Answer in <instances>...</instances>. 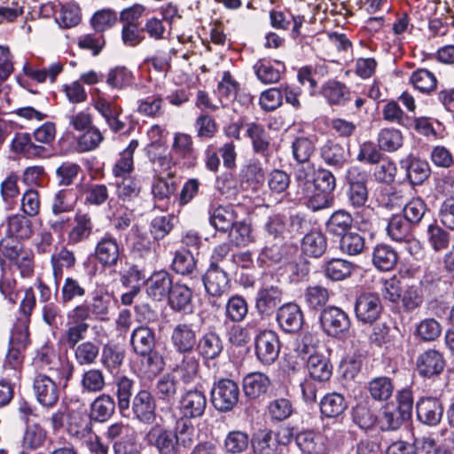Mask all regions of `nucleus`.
Listing matches in <instances>:
<instances>
[{
  "mask_svg": "<svg viewBox=\"0 0 454 454\" xmlns=\"http://www.w3.org/2000/svg\"><path fill=\"white\" fill-rule=\"evenodd\" d=\"M194 433V427L189 420L177 419L173 429L153 427L148 433V439L160 454H179L182 449L192 445Z\"/></svg>",
  "mask_w": 454,
  "mask_h": 454,
  "instance_id": "f257e3e1",
  "label": "nucleus"
},
{
  "mask_svg": "<svg viewBox=\"0 0 454 454\" xmlns=\"http://www.w3.org/2000/svg\"><path fill=\"white\" fill-rule=\"evenodd\" d=\"M347 192L346 195L350 205L354 207H361L368 200V182L369 175L357 167L348 168L346 175Z\"/></svg>",
  "mask_w": 454,
  "mask_h": 454,
  "instance_id": "f03ea898",
  "label": "nucleus"
},
{
  "mask_svg": "<svg viewBox=\"0 0 454 454\" xmlns=\"http://www.w3.org/2000/svg\"><path fill=\"white\" fill-rule=\"evenodd\" d=\"M239 398V385L232 380L221 379L211 389L213 406L219 411L227 412L233 410Z\"/></svg>",
  "mask_w": 454,
  "mask_h": 454,
  "instance_id": "7ed1b4c3",
  "label": "nucleus"
},
{
  "mask_svg": "<svg viewBox=\"0 0 454 454\" xmlns=\"http://www.w3.org/2000/svg\"><path fill=\"white\" fill-rule=\"evenodd\" d=\"M320 324L328 336L340 339L349 331L351 321L344 310L329 306L321 311Z\"/></svg>",
  "mask_w": 454,
  "mask_h": 454,
  "instance_id": "20e7f679",
  "label": "nucleus"
},
{
  "mask_svg": "<svg viewBox=\"0 0 454 454\" xmlns=\"http://www.w3.org/2000/svg\"><path fill=\"white\" fill-rule=\"evenodd\" d=\"M87 309L83 306H75L67 313V325L63 338L70 348L76 347L89 329Z\"/></svg>",
  "mask_w": 454,
  "mask_h": 454,
  "instance_id": "39448f33",
  "label": "nucleus"
},
{
  "mask_svg": "<svg viewBox=\"0 0 454 454\" xmlns=\"http://www.w3.org/2000/svg\"><path fill=\"white\" fill-rule=\"evenodd\" d=\"M328 438V433L322 434L307 430L300 432L295 437V442L298 448L305 454H332L335 446L329 442Z\"/></svg>",
  "mask_w": 454,
  "mask_h": 454,
  "instance_id": "423d86ee",
  "label": "nucleus"
},
{
  "mask_svg": "<svg viewBox=\"0 0 454 454\" xmlns=\"http://www.w3.org/2000/svg\"><path fill=\"white\" fill-rule=\"evenodd\" d=\"M255 356L263 364H271L278 357L280 342L278 334L270 330H263L254 340Z\"/></svg>",
  "mask_w": 454,
  "mask_h": 454,
  "instance_id": "0eeeda50",
  "label": "nucleus"
},
{
  "mask_svg": "<svg viewBox=\"0 0 454 454\" xmlns=\"http://www.w3.org/2000/svg\"><path fill=\"white\" fill-rule=\"evenodd\" d=\"M207 401L205 394L198 389L185 391L178 401L179 419L186 420L203 416Z\"/></svg>",
  "mask_w": 454,
  "mask_h": 454,
  "instance_id": "6e6552de",
  "label": "nucleus"
},
{
  "mask_svg": "<svg viewBox=\"0 0 454 454\" xmlns=\"http://www.w3.org/2000/svg\"><path fill=\"white\" fill-rule=\"evenodd\" d=\"M171 343L179 354H192L197 344V332L192 324L176 325L170 335Z\"/></svg>",
  "mask_w": 454,
  "mask_h": 454,
  "instance_id": "1a4fd4ad",
  "label": "nucleus"
},
{
  "mask_svg": "<svg viewBox=\"0 0 454 454\" xmlns=\"http://www.w3.org/2000/svg\"><path fill=\"white\" fill-rule=\"evenodd\" d=\"M381 310V301L376 294L364 293L360 294L356 301V317L363 323L374 322L380 317Z\"/></svg>",
  "mask_w": 454,
  "mask_h": 454,
  "instance_id": "9d476101",
  "label": "nucleus"
},
{
  "mask_svg": "<svg viewBox=\"0 0 454 454\" xmlns=\"http://www.w3.org/2000/svg\"><path fill=\"white\" fill-rule=\"evenodd\" d=\"M170 153L176 160H184V164L188 166L194 165L198 158V153L194 147L192 136L184 132H176L174 134Z\"/></svg>",
  "mask_w": 454,
  "mask_h": 454,
  "instance_id": "9b49d317",
  "label": "nucleus"
},
{
  "mask_svg": "<svg viewBox=\"0 0 454 454\" xmlns=\"http://www.w3.org/2000/svg\"><path fill=\"white\" fill-rule=\"evenodd\" d=\"M418 419L427 426H436L440 423L443 406L441 401L435 397H423L416 405Z\"/></svg>",
  "mask_w": 454,
  "mask_h": 454,
  "instance_id": "f8f14e48",
  "label": "nucleus"
},
{
  "mask_svg": "<svg viewBox=\"0 0 454 454\" xmlns=\"http://www.w3.org/2000/svg\"><path fill=\"white\" fill-rule=\"evenodd\" d=\"M279 327L286 333H297L303 324V314L295 303H286L281 306L277 313Z\"/></svg>",
  "mask_w": 454,
  "mask_h": 454,
  "instance_id": "ddd939ff",
  "label": "nucleus"
},
{
  "mask_svg": "<svg viewBox=\"0 0 454 454\" xmlns=\"http://www.w3.org/2000/svg\"><path fill=\"white\" fill-rule=\"evenodd\" d=\"M132 411L141 422L151 424L156 418V403L152 394L147 390H140L133 398Z\"/></svg>",
  "mask_w": 454,
  "mask_h": 454,
  "instance_id": "4468645a",
  "label": "nucleus"
},
{
  "mask_svg": "<svg viewBox=\"0 0 454 454\" xmlns=\"http://www.w3.org/2000/svg\"><path fill=\"white\" fill-rule=\"evenodd\" d=\"M282 301L281 290L273 286H263L257 291L255 309L261 316L271 315Z\"/></svg>",
  "mask_w": 454,
  "mask_h": 454,
  "instance_id": "2eb2a0df",
  "label": "nucleus"
},
{
  "mask_svg": "<svg viewBox=\"0 0 454 454\" xmlns=\"http://www.w3.org/2000/svg\"><path fill=\"white\" fill-rule=\"evenodd\" d=\"M416 366L421 376L430 378L442 372L445 361L439 351L428 349L418 356Z\"/></svg>",
  "mask_w": 454,
  "mask_h": 454,
  "instance_id": "dca6fc26",
  "label": "nucleus"
},
{
  "mask_svg": "<svg viewBox=\"0 0 454 454\" xmlns=\"http://www.w3.org/2000/svg\"><path fill=\"white\" fill-rule=\"evenodd\" d=\"M93 230L92 217L89 213L77 211L74 217L73 227L67 233V244L77 245L88 239Z\"/></svg>",
  "mask_w": 454,
  "mask_h": 454,
  "instance_id": "f3484780",
  "label": "nucleus"
},
{
  "mask_svg": "<svg viewBox=\"0 0 454 454\" xmlns=\"http://www.w3.org/2000/svg\"><path fill=\"white\" fill-rule=\"evenodd\" d=\"M34 390L40 403L44 406H52L59 400V389L51 377L45 374H37L34 380Z\"/></svg>",
  "mask_w": 454,
  "mask_h": 454,
  "instance_id": "a211bd4d",
  "label": "nucleus"
},
{
  "mask_svg": "<svg viewBox=\"0 0 454 454\" xmlns=\"http://www.w3.org/2000/svg\"><path fill=\"white\" fill-rule=\"evenodd\" d=\"M172 285V278L168 271H155L145 282L146 294L155 301H161L168 295Z\"/></svg>",
  "mask_w": 454,
  "mask_h": 454,
  "instance_id": "6ab92c4d",
  "label": "nucleus"
},
{
  "mask_svg": "<svg viewBox=\"0 0 454 454\" xmlns=\"http://www.w3.org/2000/svg\"><path fill=\"white\" fill-rule=\"evenodd\" d=\"M120 255V247L117 240L109 234H106L97 243L95 256L104 266H114L117 263Z\"/></svg>",
  "mask_w": 454,
  "mask_h": 454,
  "instance_id": "aec40b11",
  "label": "nucleus"
},
{
  "mask_svg": "<svg viewBox=\"0 0 454 454\" xmlns=\"http://www.w3.org/2000/svg\"><path fill=\"white\" fill-rule=\"evenodd\" d=\"M182 359L172 369V373L184 384L194 382L199 378L200 360L193 354H181Z\"/></svg>",
  "mask_w": 454,
  "mask_h": 454,
  "instance_id": "412c9836",
  "label": "nucleus"
},
{
  "mask_svg": "<svg viewBox=\"0 0 454 454\" xmlns=\"http://www.w3.org/2000/svg\"><path fill=\"white\" fill-rule=\"evenodd\" d=\"M224 269L221 267H209L204 278V286L212 296H221L229 289V278Z\"/></svg>",
  "mask_w": 454,
  "mask_h": 454,
  "instance_id": "4be33fe9",
  "label": "nucleus"
},
{
  "mask_svg": "<svg viewBox=\"0 0 454 454\" xmlns=\"http://www.w3.org/2000/svg\"><path fill=\"white\" fill-rule=\"evenodd\" d=\"M159 90L158 86H154L151 95L137 100V111L139 114L150 118H158L163 114L164 100Z\"/></svg>",
  "mask_w": 454,
  "mask_h": 454,
  "instance_id": "5701e85b",
  "label": "nucleus"
},
{
  "mask_svg": "<svg viewBox=\"0 0 454 454\" xmlns=\"http://www.w3.org/2000/svg\"><path fill=\"white\" fill-rule=\"evenodd\" d=\"M138 146L137 140H131L129 145L120 153L119 159L114 164L112 174L114 179L131 177L134 171L133 154Z\"/></svg>",
  "mask_w": 454,
  "mask_h": 454,
  "instance_id": "b1692460",
  "label": "nucleus"
},
{
  "mask_svg": "<svg viewBox=\"0 0 454 454\" xmlns=\"http://www.w3.org/2000/svg\"><path fill=\"white\" fill-rule=\"evenodd\" d=\"M270 385V378L260 372H250L243 378L244 393L251 399H256L266 394Z\"/></svg>",
  "mask_w": 454,
  "mask_h": 454,
  "instance_id": "393cba45",
  "label": "nucleus"
},
{
  "mask_svg": "<svg viewBox=\"0 0 454 454\" xmlns=\"http://www.w3.org/2000/svg\"><path fill=\"white\" fill-rule=\"evenodd\" d=\"M199 355L204 360L215 359L223 349V340L215 332L204 333L196 344Z\"/></svg>",
  "mask_w": 454,
  "mask_h": 454,
  "instance_id": "a878e982",
  "label": "nucleus"
},
{
  "mask_svg": "<svg viewBox=\"0 0 454 454\" xmlns=\"http://www.w3.org/2000/svg\"><path fill=\"white\" fill-rule=\"evenodd\" d=\"M246 133L251 140L254 152L266 157L270 149V137L264 127L257 122H250L247 124Z\"/></svg>",
  "mask_w": 454,
  "mask_h": 454,
  "instance_id": "bb28decb",
  "label": "nucleus"
},
{
  "mask_svg": "<svg viewBox=\"0 0 454 454\" xmlns=\"http://www.w3.org/2000/svg\"><path fill=\"white\" fill-rule=\"evenodd\" d=\"M114 411V399L110 395L103 394L90 403V417L94 421L103 423L113 416Z\"/></svg>",
  "mask_w": 454,
  "mask_h": 454,
  "instance_id": "cd10ccee",
  "label": "nucleus"
},
{
  "mask_svg": "<svg viewBox=\"0 0 454 454\" xmlns=\"http://www.w3.org/2000/svg\"><path fill=\"white\" fill-rule=\"evenodd\" d=\"M321 93L332 106H343L350 98L348 88L336 80L326 82L322 87Z\"/></svg>",
  "mask_w": 454,
  "mask_h": 454,
  "instance_id": "c85d7f7f",
  "label": "nucleus"
},
{
  "mask_svg": "<svg viewBox=\"0 0 454 454\" xmlns=\"http://www.w3.org/2000/svg\"><path fill=\"white\" fill-rule=\"evenodd\" d=\"M161 147L162 145L158 142H153L148 146L147 153L150 160L159 168L160 174H165L168 177H174L178 160L173 157L171 153L170 155H157L155 151L160 150Z\"/></svg>",
  "mask_w": 454,
  "mask_h": 454,
  "instance_id": "c756f323",
  "label": "nucleus"
},
{
  "mask_svg": "<svg viewBox=\"0 0 454 454\" xmlns=\"http://www.w3.org/2000/svg\"><path fill=\"white\" fill-rule=\"evenodd\" d=\"M320 412L326 418H338L348 408L345 397L336 392L326 394L320 401Z\"/></svg>",
  "mask_w": 454,
  "mask_h": 454,
  "instance_id": "7c9ffc66",
  "label": "nucleus"
},
{
  "mask_svg": "<svg viewBox=\"0 0 454 454\" xmlns=\"http://www.w3.org/2000/svg\"><path fill=\"white\" fill-rule=\"evenodd\" d=\"M130 341L133 350L137 355H145L147 352L154 350V333L148 327H137L132 332Z\"/></svg>",
  "mask_w": 454,
  "mask_h": 454,
  "instance_id": "2f4dec72",
  "label": "nucleus"
},
{
  "mask_svg": "<svg viewBox=\"0 0 454 454\" xmlns=\"http://www.w3.org/2000/svg\"><path fill=\"white\" fill-rule=\"evenodd\" d=\"M326 247V238L322 231L317 230L308 232L301 241L302 252L310 257H320L325 252Z\"/></svg>",
  "mask_w": 454,
  "mask_h": 454,
  "instance_id": "473e14b6",
  "label": "nucleus"
},
{
  "mask_svg": "<svg viewBox=\"0 0 454 454\" xmlns=\"http://www.w3.org/2000/svg\"><path fill=\"white\" fill-rule=\"evenodd\" d=\"M320 155L327 165L335 168H341L348 161L345 148L332 140L326 141L320 148Z\"/></svg>",
  "mask_w": 454,
  "mask_h": 454,
  "instance_id": "72a5a7b5",
  "label": "nucleus"
},
{
  "mask_svg": "<svg viewBox=\"0 0 454 454\" xmlns=\"http://www.w3.org/2000/svg\"><path fill=\"white\" fill-rule=\"evenodd\" d=\"M138 356H140L138 372L142 377L152 379L163 370L162 356L155 349Z\"/></svg>",
  "mask_w": 454,
  "mask_h": 454,
  "instance_id": "f704fd0d",
  "label": "nucleus"
},
{
  "mask_svg": "<svg viewBox=\"0 0 454 454\" xmlns=\"http://www.w3.org/2000/svg\"><path fill=\"white\" fill-rule=\"evenodd\" d=\"M398 261L397 253L387 245H378L372 253V263L380 270L388 271L395 268Z\"/></svg>",
  "mask_w": 454,
  "mask_h": 454,
  "instance_id": "c9c22d12",
  "label": "nucleus"
},
{
  "mask_svg": "<svg viewBox=\"0 0 454 454\" xmlns=\"http://www.w3.org/2000/svg\"><path fill=\"white\" fill-rule=\"evenodd\" d=\"M251 444L254 454L278 453V441L270 430H260L254 434Z\"/></svg>",
  "mask_w": 454,
  "mask_h": 454,
  "instance_id": "e433bc0d",
  "label": "nucleus"
},
{
  "mask_svg": "<svg viewBox=\"0 0 454 454\" xmlns=\"http://www.w3.org/2000/svg\"><path fill=\"white\" fill-rule=\"evenodd\" d=\"M7 228L10 236L27 239L33 235V224L27 215L15 214L7 218Z\"/></svg>",
  "mask_w": 454,
  "mask_h": 454,
  "instance_id": "4c0bfd02",
  "label": "nucleus"
},
{
  "mask_svg": "<svg viewBox=\"0 0 454 454\" xmlns=\"http://www.w3.org/2000/svg\"><path fill=\"white\" fill-rule=\"evenodd\" d=\"M115 193L122 202H129L137 199L141 192L139 181L135 177L115 179Z\"/></svg>",
  "mask_w": 454,
  "mask_h": 454,
  "instance_id": "58836bf2",
  "label": "nucleus"
},
{
  "mask_svg": "<svg viewBox=\"0 0 454 454\" xmlns=\"http://www.w3.org/2000/svg\"><path fill=\"white\" fill-rule=\"evenodd\" d=\"M379 149L384 152H395L403 146V137L402 132L395 128L381 129L377 137Z\"/></svg>",
  "mask_w": 454,
  "mask_h": 454,
  "instance_id": "ea45409f",
  "label": "nucleus"
},
{
  "mask_svg": "<svg viewBox=\"0 0 454 454\" xmlns=\"http://www.w3.org/2000/svg\"><path fill=\"white\" fill-rule=\"evenodd\" d=\"M332 193L333 192L322 191L313 186L308 189V192H304L300 195L307 200V205L310 209L317 211L333 205V197Z\"/></svg>",
  "mask_w": 454,
  "mask_h": 454,
  "instance_id": "a19ab883",
  "label": "nucleus"
},
{
  "mask_svg": "<svg viewBox=\"0 0 454 454\" xmlns=\"http://www.w3.org/2000/svg\"><path fill=\"white\" fill-rule=\"evenodd\" d=\"M76 200V194L73 190L64 189L57 192L51 200L53 215H59L73 211L75 207Z\"/></svg>",
  "mask_w": 454,
  "mask_h": 454,
  "instance_id": "79ce46f5",
  "label": "nucleus"
},
{
  "mask_svg": "<svg viewBox=\"0 0 454 454\" xmlns=\"http://www.w3.org/2000/svg\"><path fill=\"white\" fill-rule=\"evenodd\" d=\"M168 294L171 308L177 311L185 310L192 298V290L187 286L179 283L172 285Z\"/></svg>",
  "mask_w": 454,
  "mask_h": 454,
  "instance_id": "37998d69",
  "label": "nucleus"
},
{
  "mask_svg": "<svg viewBox=\"0 0 454 454\" xmlns=\"http://www.w3.org/2000/svg\"><path fill=\"white\" fill-rule=\"evenodd\" d=\"M307 367L310 377L318 381L328 380L332 375V366L323 356L317 354L309 355Z\"/></svg>",
  "mask_w": 454,
  "mask_h": 454,
  "instance_id": "c03bdc74",
  "label": "nucleus"
},
{
  "mask_svg": "<svg viewBox=\"0 0 454 454\" xmlns=\"http://www.w3.org/2000/svg\"><path fill=\"white\" fill-rule=\"evenodd\" d=\"M402 166L406 169V176L412 184H421L429 176L427 161L419 159L403 160Z\"/></svg>",
  "mask_w": 454,
  "mask_h": 454,
  "instance_id": "a18cd8bd",
  "label": "nucleus"
},
{
  "mask_svg": "<svg viewBox=\"0 0 454 454\" xmlns=\"http://www.w3.org/2000/svg\"><path fill=\"white\" fill-rule=\"evenodd\" d=\"M353 223L351 215L346 210L335 211L326 223V229L329 233L342 236L348 232Z\"/></svg>",
  "mask_w": 454,
  "mask_h": 454,
  "instance_id": "49530a36",
  "label": "nucleus"
},
{
  "mask_svg": "<svg viewBox=\"0 0 454 454\" xmlns=\"http://www.w3.org/2000/svg\"><path fill=\"white\" fill-rule=\"evenodd\" d=\"M81 387L84 393H98L106 387L104 372L100 369L91 368L85 371L81 379Z\"/></svg>",
  "mask_w": 454,
  "mask_h": 454,
  "instance_id": "de8ad7c7",
  "label": "nucleus"
},
{
  "mask_svg": "<svg viewBox=\"0 0 454 454\" xmlns=\"http://www.w3.org/2000/svg\"><path fill=\"white\" fill-rule=\"evenodd\" d=\"M111 303L112 299L109 294L96 292L89 304L82 303L78 306H83L87 309L88 319L90 313L96 317L103 319L108 314Z\"/></svg>",
  "mask_w": 454,
  "mask_h": 454,
  "instance_id": "09e8293b",
  "label": "nucleus"
},
{
  "mask_svg": "<svg viewBox=\"0 0 454 454\" xmlns=\"http://www.w3.org/2000/svg\"><path fill=\"white\" fill-rule=\"evenodd\" d=\"M124 351L116 345L106 344L101 353V364L109 372L118 370L124 360Z\"/></svg>",
  "mask_w": 454,
  "mask_h": 454,
  "instance_id": "8fccbe9b",
  "label": "nucleus"
},
{
  "mask_svg": "<svg viewBox=\"0 0 454 454\" xmlns=\"http://www.w3.org/2000/svg\"><path fill=\"white\" fill-rule=\"evenodd\" d=\"M239 88V83L234 80L229 71L223 74L222 80L217 85V96L223 107H225L229 102L235 98Z\"/></svg>",
  "mask_w": 454,
  "mask_h": 454,
  "instance_id": "3c124183",
  "label": "nucleus"
},
{
  "mask_svg": "<svg viewBox=\"0 0 454 454\" xmlns=\"http://www.w3.org/2000/svg\"><path fill=\"white\" fill-rule=\"evenodd\" d=\"M74 348V359L79 365H91L96 363L99 355V347L90 341H83Z\"/></svg>",
  "mask_w": 454,
  "mask_h": 454,
  "instance_id": "603ef678",
  "label": "nucleus"
},
{
  "mask_svg": "<svg viewBox=\"0 0 454 454\" xmlns=\"http://www.w3.org/2000/svg\"><path fill=\"white\" fill-rule=\"evenodd\" d=\"M248 312V305L246 300L239 295L231 296L225 306L226 317L233 322H242Z\"/></svg>",
  "mask_w": 454,
  "mask_h": 454,
  "instance_id": "864d4df0",
  "label": "nucleus"
},
{
  "mask_svg": "<svg viewBox=\"0 0 454 454\" xmlns=\"http://www.w3.org/2000/svg\"><path fill=\"white\" fill-rule=\"evenodd\" d=\"M354 270V265L352 262L334 258L330 260L325 265V275L327 278L339 281L349 277Z\"/></svg>",
  "mask_w": 454,
  "mask_h": 454,
  "instance_id": "5fc2aeb1",
  "label": "nucleus"
},
{
  "mask_svg": "<svg viewBox=\"0 0 454 454\" xmlns=\"http://www.w3.org/2000/svg\"><path fill=\"white\" fill-rule=\"evenodd\" d=\"M410 222L400 215L391 217L388 222L387 231L389 237L397 242L406 240L411 236Z\"/></svg>",
  "mask_w": 454,
  "mask_h": 454,
  "instance_id": "6e6d98bb",
  "label": "nucleus"
},
{
  "mask_svg": "<svg viewBox=\"0 0 454 454\" xmlns=\"http://www.w3.org/2000/svg\"><path fill=\"white\" fill-rule=\"evenodd\" d=\"M12 150L20 153L27 158L40 155L43 148L41 145H35L27 133L17 134L12 142Z\"/></svg>",
  "mask_w": 454,
  "mask_h": 454,
  "instance_id": "4d7b16f0",
  "label": "nucleus"
},
{
  "mask_svg": "<svg viewBox=\"0 0 454 454\" xmlns=\"http://www.w3.org/2000/svg\"><path fill=\"white\" fill-rule=\"evenodd\" d=\"M250 440L247 433L239 430H234L228 433L224 439V450L230 454H240L244 452Z\"/></svg>",
  "mask_w": 454,
  "mask_h": 454,
  "instance_id": "13d9d810",
  "label": "nucleus"
},
{
  "mask_svg": "<svg viewBox=\"0 0 454 454\" xmlns=\"http://www.w3.org/2000/svg\"><path fill=\"white\" fill-rule=\"evenodd\" d=\"M178 390V382L176 375L167 373L161 376L156 384V393L159 399L169 402L174 400Z\"/></svg>",
  "mask_w": 454,
  "mask_h": 454,
  "instance_id": "bf43d9fd",
  "label": "nucleus"
},
{
  "mask_svg": "<svg viewBox=\"0 0 454 454\" xmlns=\"http://www.w3.org/2000/svg\"><path fill=\"white\" fill-rule=\"evenodd\" d=\"M316 170L314 166L309 162L296 168L294 171V178L297 186V194H301L304 192H308L314 186V179Z\"/></svg>",
  "mask_w": 454,
  "mask_h": 454,
  "instance_id": "052dcab7",
  "label": "nucleus"
},
{
  "mask_svg": "<svg viewBox=\"0 0 454 454\" xmlns=\"http://www.w3.org/2000/svg\"><path fill=\"white\" fill-rule=\"evenodd\" d=\"M235 223V215L229 207L219 206L215 207L210 215V223L218 231H227Z\"/></svg>",
  "mask_w": 454,
  "mask_h": 454,
  "instance_id": "680f3d73",
  "label": "nucleus"
},
{
  "mask_svg": "<svg viewBox=\"0 0 454 454\" xmlns=\"http://www.w3.org/2000/svg\"><path fill=\"white\" fill-rule=\"evenodd\" d=\"M410 82L416 90L423 93H430L434 90L437 84L434 74L427 69L414 71L410 77Z\"/></svg>",
  "mask_w": 454,
  "mask_h": 454,
  "instance_id": "e2e57ef3",
  "label": "nucleus"
},
{
  "mask_svg": "<svg viewBox=\"0 0 454 454\" xmlns=\"http://www.w3.org/2000/svg\"><path fill=\"white\" fill-rule=\"evenodd\" d=\"M46 440V431L38 424L28 425L25 430L22 446L35 450L42 447Z\"/></svg>",
  "mask_w": 454,
  "mask_h": 454,
  "instance_id": "0e129e2a",
  "label": "nucleus"
},
{
  "mask_svg": "<svg viewBox=\"0 0 454 454\" xmlns=\"http://www.w3.org/2000/svg\"><path fill=\"white\" fill-rule=\"evenodd\" d=\"M134 77L125 67H116L112 68L106 76V83L112 89L122 90L133 82Z\"/></svg>",
  "mask_w": 454,
  "mask_h": 454,
  "instance_id": "69168bd1",
  "label": "nucleus"
},
{
  "mask_svg": "<svg viewBox=\"0 0 454 454\" xmlns=\"http://www.w3.org/2000/svg\"><path fill=\"white\" fill-rule=\"evenodd\" d=\"M116 21L117 15L111 9H102L96 12L90 20L93 30L102 35L114 27Z\"/></svg>",
  "mask_w": 454,
  "mask_h": 454,
  "instance_id": "338daca9",
  "label": "nucleus"
},
{
  "mask_svg": "<svg viewBox=\"0 0 454 454\" xmlns=\"http://www.w3.org/2000/svg\"><path fill=\"white\" fill-rule=\"evenodd\" d=\"M413 454H449V450L428 436L415 438L411 446Z\"/></svg>",
  "mask_w": 454,
  "mask_h": 454,
  "instance_id": "774afa93",
  "label": "nucleus"
}]
</instances>
